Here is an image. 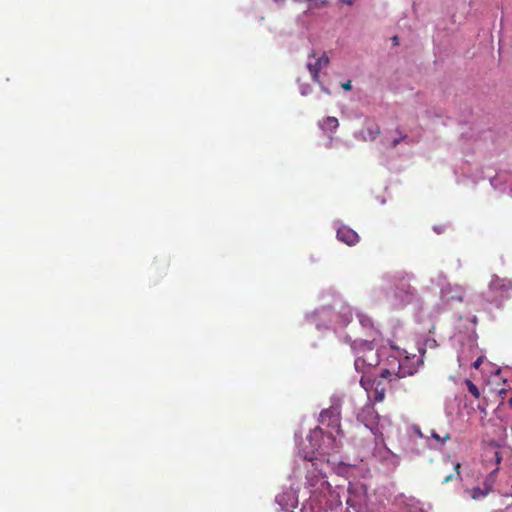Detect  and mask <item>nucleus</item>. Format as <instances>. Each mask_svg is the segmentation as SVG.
Here are the masks:
<instances>
[{
  "mask_svg": "<svg viewBox=\"0 0 512 512\" xmlns=\"http://www.w3.org/2000/svg\"><path fill=\"white\" fill-rule=\"evenodd\" d=\"M353 349L355 351V369L362 374L360 385L367 392L374 391V400L376 402L383 401L386 388L382 385L381 380L372 373L380 363V357L373 342L366 340L355 341Z\"/></svg>",
  "mask_w": 512,
  "mask_h": 512,
  "instance_id": "1",
  "label": "nucleus"
},
{
  "mask_svg": "<svg viewBox=\"0 0 512 512\" xmlns=\"http://www.w3.org/2000/svg\"><path fill=\"white\" fill-rule=\"evenodd\" d=\"M401 350L395 349L393 353L387 356L383 367L377 378L379 380H387L389 384L402 377V366L400 363Z\"/></svg>",
  "mask_w": 512,
  "mask_h": 512,
  "instance_id": "2",
  "label": "nucleus"
},
{
  "mask_svg": "<svg viewBox=\"0 0 512 512\" xmlns=\"http://www.w3.org/2000/svg\"><path fill=\"white\" fill-rule=\"evenodd\" d=\"M488 288L493 296V301L501 303L512 295V280L492 275Z\"/></svg>",
  "mask_w": 512,
  "mask_h": 512,
  "instance_id": "3",
  "label": "nucleus"
},
{
  "mask_svg": "<svg viewBox=\"0 0 512 512\" xmlns=\"http://www.w3.org/2000/svg\"><path fill=\"white\" fill-rule=\"evenodd\" d=\"M400 363L402 366V377L412 376L417 372L419 366L422 364L420 356L413 354L408 355L406 351H401Z\"/></svg>",
  "mask_w": 512,
  "mask_h": 512,
  "instance_id": "4",
  "label": "nucleus"
},
{
  "mask_svg": "<svg viewBox=\"0 0 512 512\" xmlns=\"http://www.w3.org/2000/svg\"><path fill=\"white\" fill-rule=\"evenodd\" d=\"M415 290L406 279H400L396 285L395 297L399 300V306H405L412 302Z\"/></svg>",
  "mask_w": 512,
  "mask_h": 512,
  "instance_id": "5",
  "label": "nucleus"
},
{
  "mask_svg": "<svg viewBox=\"0 0 512 512\" xmlns=\"http://www.w3.org/2000/svg\"><path fill=\"white\" fill-rule=\"evenodd\" d=\"M381 133L380 126L373 119H366L356 138L362 141H374Z\"/></svg>",
  "mask_w": 512,
  "mask_h": 512,
  "instance_id": "6",
  "label": "nucleus"
},
{
  "mask_svg": "<svg viewBox=\"0 0 512 512\" xmlns=\"http://www.w3.org/2000/svg\"><path fill=\"white\" fill-rule=\"evenodd\" d=\"M328 64H329V58L325 53H323L320 57L316 58L315 62L309 61L307 63V68H308V70L311 74V78L314 82L321 84L319 72L323 68H326L328 66Z\"/></svg>",
  "mask_w": 512,
  "mask_h": 512,
  "instance_id": "7",
  "label": "nucleus"
},
{
  "mask_svg": "<svg viewBox=\"0 0 512 512\" xmlns=\"http://www.w3.org/2000/svg\"><path fill=\"white\" fill-rule=\"evenodd\" d=\"M337 239L349 246L359 242V235L348 226H341L337 230Z\"/></svg>",
  "mask_w": 512,
  "mask_h": 512,
  "instance_id": "8",
  "label": "nucleus"
},
{
  "mask_svg": "<svg viewBox=\"0 0 512 512\" xmlns=\"http://www.w3.org/2000/svg\"><path fill=\"white\" fill-rule=\"evenodd\" d=\"M320 422L322 424L327 423L328 426L339 428V415L334 409L323 410L320 413Z\"/></svg>",
  "mask_w": 512,
  "mask_h": 512,
  "instance_id": "9",
  "label": "nucleus"
},
{
  "mask_svg": "<svg viewBox=\"0 0 512 512\" xmlns=\"http://www.w3.org/2000/svg\"><path fill=\"white\" fill-rule=\"evenodd\" d=\"M442 298L444 300H457V301H463V289L461 287H457L454 292H452V288L446 287L443 288L441 291Z\"/></svg>",
  "mask_w": 512,
  "mask_h": 512,
  "instance_id": "10",
  "label": "nucleus"
},
{
  "mask_svg": "<svg viewBox=\"0 0 512 512\" xmlns=\"http://www.w3.org/2000/svg\"><path fill=\"white\" fill-rule=\"evenodd\" d=\"M320 128L325 132H334L338 126V119L335 117L328 116L319 122Z\"/></svg>",
  "mask_w": 512,
  "mask_h": 512,
  "instance_id": "11",
  "label": "nucleus"
},
{
  "mask_svg": "<svg viewBox=\"0 0 512 512\" xmlns=\"http://www.w3.org/2000/svg\"><path fill=\"white\" fill-rule=\"evenodd\" d=\"M349 496L346 500V504L354 509L360 506V500L356 494V488L350 483L348 487Z\"/></svg>",
  "mask_w": 512,
  "mask_h": 512,
  "instance_id": "12",
  "label": "nucleus"
},
{
  "mask_svg": "<svg viewBox=\"0 0 512 512\" xmlns=\"http://www.w3.org/2000/svg\"><path fill=\"white\" fill-rule=\"evenodd\" d=\"M460 463L453 464V472L444 477L442 483H448L455 477L460 478Z\"/></svg>",
  "mask_w": 512,
  "mask_h": 512,
  "instance_id": "13",
  "label": "nucleus"
},
{
  "mask_svg": "<svg viewBox=\"0 0 512 512\" xmlns=\"http://www.w3.org/2000/svg\"><path fill=\"white\" fill-rule=\"evenodd\" d=\"M465 384H466V387H467L468 391L472 394V396L475 399H479L480 398V391H479L478 387L469 379L465 380Z\"/></svg>",
  "mask_w": 512,
  "mask_h": 512,
  "instance_id": "14",
  "label": "nucleus"
},
{
  "mask_svg": "<svg viewBox=\"0 0 512 512\" xmlns=\"http://www.w3.org/2000/svg\"><path fill=\"white\" fill-rule=\"evenodd\" d=\"M396 132L398 133L399 137L394 139L391 143V146L392 148H396L397 145L401 142V141H405L407 140L408 136L407 134L403 133L402 131H400L399 129L396 130Z\"/></svg>",
  "mask_w": 512,
  "mask_h": 512,
  "instance_id": "15",
  "label": "nucleus"
},
{
  "mask_svg": "<svg viewBox=\"0 0 512 512\" xmlns=\"http://www.w3.org/2000/svg\"><path fill=\"white\" fill-rule=\"evenodd\" d=\"M431 437L434 438L435 440H437L438 442L440 443H444L445 441L449 440L450 439V434L449 433H446L444 436H440L438 433H436L435 431H433L431 433Z\"/></svg>",
  "mask_w": 512,
  "mask_h": 512,
  "instance_id": "16",
  "label": "nucleus"
},
{
  "mask_svg": "<svg viewBox=\"0 0 512 512\" xmlns=\"http://www.w3.org/2000/svg\"><path fill=\"white\" fill-rule=\"evenodd\" d=\"M350 469V466L345 464V463H340L337 468H336V472L337 474L339 475H345L347 473V471Z\"/></svg>",
  "mask_w": 512,
  "mask_h": 512,
  "instance_id": "17",
  "label": "nucleus"
},
{
  "mask_svg": "<svg viewBox=\"0 0 512 512\" xmlns=\"http://www.w3.org/2000/svg\"><path fill=\"white\" fill-rule=\"evenodd\" d=\"M342 88L345 90H350L352 88L351 81L348 80L345 83L342 84Z\"/></svg>",
  "mask_w": 512,
  "mask_h": 512,
  "instance_id": "18",
  "label": "nucleus"
},
{
  "mask_svg": "<svg viewBox=\"0 0 512 512\" xmlns=\"http://www.w3.org/2000/svg\"><path fill=\"white\" fill-rule=\"evenodd\" d=\"M482 363V359L481 358H478L474 363H473V367L478 369L480 367Z\"/></svg>",
  "mask_w": 512,
  "mask_h": 512,
  "instance_id": "19",
  "label": "nucleus"
},
{
  "mask_svg": "<svg viewBox=\"0 0 512 512\" xmlns=\"http://www.w3.org/2000/svg\"><path fill=\"white\" fill-rule=\"evenodd\" d=\"M413 429H414L415 433H416L419 437H423V434H422V432H421V430H420V428H419V427L415 426V427H413Z\"/></svg>",
  "mask_w": 512,
  "mask_h": 512,
  "instance_id": "20",
  "label": "nucleus"
},
{
  "mask_svg": "<svg viewBox=\"0 0 512 512\" xmlns=\"http://www.w3.org/2000/svg\"><path fill=\"white\" fill-rule=\"evenodd\" d=\"M392 41H393L394 45H398V44H399V38H398V36H394V37H392Z\"/></svg>",
  "mask_w": 512,
  "mask_h": 512,
  "instance_id": "21",
  "label": "nucleus"
},
{
  "mask_svg": "<svg viewBox=\"0 0 512 512\" xmlns=\"http://www.w3.org/2000/svg\"><path fill=\"white\" fill-rule=\"evenodd\" d=\"M496 460H497V462H500V460H501V457L499 456V453H496Z\"/></svg>",
  "mask_w": 512,
  "mask_h": 512,
  "instance_id": "22",
  "label": "nucleus"
},
{
  "mask_svg": "<svg viewBox=\"0 0 512 512\" xmlns=\"http://www.w3.org/2000/svg\"><path fill=\"white\" fill-rule=\"evenodd\" d=\"M308 460L312 462V465H315L314 458H309Z\"/></svg>",
  "mask_w": 512,
  "mask_h": 512,
  "instance_id": "23",
  "label": "nucleus"
},
{
  "mask_svg": "<svg viewBox=\"0 0 512 512\" xmlns=\"http://www.w3.org/2000/svg\"><path fill=\"white\" fill-rule=\"evenodd\" d=\"M322 485L323 486H329L328 482H323Z\"/></svg>",
  "mask_w": 512,
  "mask_h": 512,
  "instance_id": "24",
  "label": "nucleus"
}]
</instances>
